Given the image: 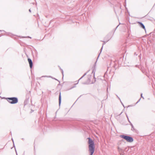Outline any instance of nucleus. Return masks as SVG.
<instances>
[{
	"mask_svg": "<svg viewBox=\"0 0 155 155\" xmlns=\"http://www.w3.org/2000/svg\"><path fill=\"white\" fill-rule=\"evenodd\" d=\"M60 70H61V72H62V75L63 76V70L61 69V68H60Z\"/></svg>",
	"mask_w": 155,
	"mask_h": 155,
	"instance_id": "9b49d317",
	"label": "nucleus"
},
{
	"mask_svg": "<svg viewBox=\"0 0 155 155\" xmlns=\"http://www.w3.org/2000/svg\"><path fill=\"white\" fill-rule=\"evenodd\" d=\"M120 137L121 138L125 140L127 142H132L134 141L133 138L132 137L130 136L124 135H120Z\"/></svg>",
	"mask_w": 155,
	"mask_h": 155,
	"instance_id": "7ed1b4c3",
	"label": "nucleus"
},
{
	"mask_svg": "<svg viewBox=\"0 0 155 155\" xmlns=\"http://www.w3.org/2000/svg\"><path fill=\"white\" fill-rule=\"evenodd\" d=\"M108 40H107V41H103L104 42V43L103 44V45H102V47H101V52L102 51V50L104 45L105 44L106 42H107V41H108Z\"/></svg>",
	"mask_w": 155,
	"mask_h": 155,
	"instance_id": "6e6552de",
	"label": "nucleus"
},
{
	"mask_svg": "<svg viewBox=\"0 0 155 155\" xmlns=\"http://www.w3.org/2000/svg\"><path fill=\"white\" fill-rule=\"evenodd\" d=\"M28 60L30 68L31 69L33 66V63L32 60L29 58H28Z\"/></svg>",
	"mask_w": 155,
	"mask_h": 155,
	"instance_id": "20e7f679",
	"label": "nucleus"
},
{
	"mask_svg": "<svg viewBox=\"0 0 155 155\" xmlns=\"http://www.w3.org/2000/svg\"><path fill=\"white\" fill-rule=\"evenodd\" d=\"M138 23L139 25L140 26L141 28L144 29L145 30H146L145 27L144 25L140 21L138 22Z\"/></svg>",
	"mask_w": 155,
	"mask_h": 155,
	"instance_id": "39448f33",
	"label": "nucleus"
},
{
	"mask_svg": "<svg viewBox=\"0 0 155 155\" xmlns=\"http://www.w3.org/2000/svg\"><path fill=\"white\" fill-rule=\"evenodd\" d=\"M90 79L89 78H88L87 82L86 83H83V84H88V83H90Z\"/></svg>",
	"mask_w": 155,
	"mask_h": 155,
	"instance_id": "1a4fd4ad",
	"label": "nucleus"
},
{
	"mask_svg": "<svg viewBox=\"0 0 155 155\" xmlns=\"http://www.w3.org/2000/svg\"><path fill=\"white\" fill-rule=\"evenodd\" d=\"M50 77V78H52V79H54L57 81H58V80L57 79H56L55 78H53L51 76H49V77Z\"/></svg>",
	"mask_w": 155,
	"mask_h": 155,
	"instance_id": "f8f14e48",
	"label": "nucleus"
},
{
	"mask_svg": "<svg viewBox=\"0 0 155 155\" xmlns=\"http://www.w3.org/2000/svg\"><path fill=\"white\" fill-rule=\"evenodd\" d=\"M140 99H141V98H140V99L138 100V101H137V103L138 102H139L140 101Z\"/></svg>",
	"mask_w": 155,
	"mask_h": 155,
	"instance_id": "dca6fc26",
	"label": "nucleus"
},
{
	"mask_svg": "<svg viewBox=\"0 0 155 155\" xmlns=\"http://www.w3.org/2000/svg\"><path fill=\"white\" fill-rule=\"evenodd\" d=\"M81 8H81V7H80V8H79V9H81Z\"/></svg>",
	"mask_w": 155,
	"mask_h": 155,
	"instance_id": "b1692460",
	"label": "nucleus"
},
{
	"mask_svg": "<svg viewBox=\"0 0 155 155\" xmlns=\"http://www.w3.org/2000/svg\"><path fill=\"white\" fill-rule=\"evenodd\" d=\"M118 26H119V25H118L117 27H116V29H117V28L118 27Z\"/></svg>",
	"mask_w": 155,
	"mask_h": 155,
	"instance_id": "412c9836",
	"label": "nucleus"
},
{
	"mask_svg": "<svg viewBox=\"0 0 155 155\" xmlns=\"http://www.w3.org/2000/svg\"><path fill=\"white\" fill-rule=\"evenodd\" d=\"M30 12H31V10H29Z\"/></svg>",
	"mask_w": 155,
	"mask_h": 155,
	"instance_id": "aec40b11",
	"label": "nucleus"
},
{
	"mask_svg": "<svg viewBox=\"0 0 155 155\" xmlns=\"http://www.w3.org/2000/svg\"><path fill=\"white\" fill-rule=\"evenodd\" d=\"M135 130V129H134V126L133 127H132L131 128V130H132L134 131V130Z\"/></svg>",
	"mask_w": 155,
	"mask_h": 155,
	"instance_id": "ddd939ff",
	"label": "nucleus"
},
{
	"mask_svg": "<svg viewBox=\"0 0 155 155\" xmlns=\"http://www.w3.org/2000/svg\"><path fill=\"white\" fill-rule=\"evenodd\" d=\"M87 72H86V73H85V74H84L78 80V82H77V83H76L75 84H77L78 83V81L81 79H82L84 77V76H85L87 74Z\"/></svg>",
	"mask_w": 155,
	"mask_h": 155,
	"instance_id": "0eeeda50",
	"label": "nucleus"
},
{
	"mask_svg": "<svg viewBox=\"0 0 155 155\" xmlns=\"http://www.w3.org/2000/svg\"><path fill=\"white\" fill-rule=\"evenodd\" d=\"M61 92H60L59 97V105L60 106L61 104Z\"/></svg>",
	"mask_w": 155,
	"mask_h": 155,
	"instance_id": "423d86ee",
	"label": "nucleus"
},
{
	"mask_svg": "<svg viewBox=\"0 0 155 155\" xmlns=\"http://www.w3.org/2000/svg\"><path fill=\"white\" fill-rule=\"evenodd\" d=\"M100 54H99V55H98V58L99 57V55H100Z\"/></svg>",
	"mask_w": 155,
	"mask_h": 155,
	"instance_id": "4be33fe9",
	"label": "nucleus"
},
{
	"mask_svg": "<svg viewBox=\"0 0 155 155\" xmlns=\"http://www.w3.org/2000/svg\"><path fill=\"white\" fill-rule=\"evenodd\" d=\"M142 95H143V94L142 93L141 94V98H142L143 99H144V98L143 97V96Z\"/></svg>",
	"mask_w": 155,
	"mask_h": 155,
	"instance_id": "4468645a",
	"label": "nucleus"
},
{
	"mask_svg": "<svg viewBox=\"0 0 155 155\" xmlns=\"http://www.w3.org/2000/svg\"><path fill=\"white\" fill-rule=\"evenodd\" d=\"M107 90H108V88H107Z\"/></svg>",
	"mask_w": 155,
	"mask_h": 155,
	"instance_id": "a878e982",
	"label": "nucleus"
},
{
	"mask_svg": "<svg viewBox=\"0 0 155 155\" xmlns=\"http://www.w3.org/2000/svg\"><path fill=\"white\" fill-rule=\"evenodd\" d=\"M118 149L120 151V150H121V149H120V148H118Z\"/></svg>",
	"mask_w": 155,
	"mask_h": 155,
	"instance_id": "f3484780",
	"label": "nucleus"
},
{
	"mask_svg": "<svg viewBox=\"0 0 155 155\" xmlns=\"http://www.w3.org/2000/svg\"><path fill=\"white\" fill-rule=\"evenodd\" d=\"M117 97L119 99H120V98L118 97V96L117 95ZM120 101H121V100H120Z\"/></svg>",
	"mask_w": 155,
	"mask_h": 155,
	"instance_id": "6ab92c4d",
	"label": "nucleus"
},
{
	"mask_svg": "<svg viewBox=\"0 0 155 155\" xmlns=\"http://www.w3.org/2000/svg\"><path fill=\"white\" fill-rule=\"evenodd\" d=\"M88 140V143L89 144V152L90 155H93L95 150V145L94 141L90 137L87 138Z\"/></svg>",
	"mask_w": 155,
	"mask_h": 155,
	"instance_id": "f257e3e1",
	"label": "nucleus"
},
{
	"mask_svg": "<svg viewBox=\"0 0 155 155\" xmlns=\"http://www.w3.org/2000/svg\"><path fill=\"white\" fill-rule=\"evenodd\" d=\"M12 141H13V144H14V146H15V145H14V141H13V139H12Z\"/></svg>",
	"mask_w": 155,
	"mask_h": 155,
	"instance_id": "a211bd4d",
	"label": "nucleus"
},
{
	"mask_svg": "<svg viewBox=\"0 0 155 155\" xmlns=\"http://www.w3.org/2000/svg\"><path fill=\"white\" fill-rule=\"evenodd\" d=\"M129 122L130 123V125H131V127H133V125L132 124V123H131L130 122V121H129Z\"/></svg>",
	"mask_w": 155,
	"mask_h": 155,
	"instance_id": "2eb2a0df",
	"label": "nucleus"
},
{
	"mask_svg": "<svg viewBox=\"0 0 155 155\" xmlns=\"http://www.w3.org/2000/svg\"><path fill=\"white\" fill-rule=\"evenodd\" d=\"M121 103H122V104L123 105V106L124 107V105H123V104H122V102H121Z\"/></svg>",
	"mask_w": 155,
	"mask_h": 155,
	"instance_id": "5701e85b",
	"label": "nucleus"
},
{
	"mask_svg": "<svg viewBox=\"0 0 155 155\" xmlns=\"http://www.w3.org/2000/svg\"><path fill=\"white\" fill-rule=\"evenodd\" d=\"M94 82H92L91 83V84H93L94 83V82H95L96 81V78H95V76H94Z\"/></svg>",
	"mask_w": 155,
	"mask_h": 155,
	"instance_id": "9d476101",
	"label": "nucleus"
},
{
	"mask_svg": "<svg viewBox=\"0 0 155 155\" xmlns=\"http://www.w3.org/2000/svg\"><path fill=\"white\" fill-rule=\"evenodd\" d=\"M120 155H123V154H120Z\"/></svg>",
	"mask_w": 155,
	"mask_h": 155,
	"instance_id": "393cba45",
	"label": "nucleus"
},
{
	"mask_svg": "<svg viewBox=\"0 0 155 155\" xmlns=\"http://www.w3.org/2000/svg\"><path fill=\"white\" fill-rule=\"evenodd\" d=\"M6 100L11 104H15L18 102V99L16 97H8Z\"/></svg>",
	"mask_w": 155,
	"mask_h": 155,
	"instance_id": "f03ea898",
	"label": "nucleus"
}]
</instances>
